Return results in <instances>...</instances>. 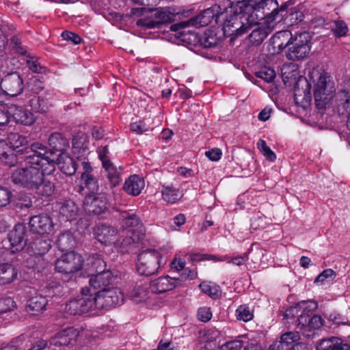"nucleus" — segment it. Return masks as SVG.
I'll return each instance as SVG.
<instances>
[{
	"mask_svg": "<svg viewBox=\"0 0 350 350\" xmlns=\"http://www.w3.org/2000/svg\"><path fill=\"white\" fill-rule=\"evenodd\" d=\"M313 95L316 107L324 110L332 107L338 116H343L350 109V94L347 90H340L336 93L335 83L329 73L323 70L317 80L313 79Z\"/></svg>",
	"mask_w": 350,
	"mask_h": 350,
	"instance_id": "obj_1",
	"label": "nucleus"
},
{
	"mask_svg": "<svg viewBox=\"0 0 350 350\" xmlns=\"http://www.w3.org/2000/svg\"><path fill=\"white\" fill-rule=\"evenodd\" d=\"M53 173H45L43 168L36 165L26 164L18 167L11 175L12 181L24 188L32 190L40 198L49 197L55 191V184L44 178Z\"/></svg>",
	"mask_w": 350,
	"mask_h": 350,
	"instance_id": "obj_2",
	"label": "nucleus"
},
{
	"mask_svg": "<svg viewBox=\"0 0 350 350\" xmlns=\"http://www.w3.org/2000/svg\"><path fill=\"white\" fill-rule=\"evenodd\" d=\"M221 14L223 16L220 25H222L224 34L241 36L254 24L251 12L234 5H229L227 8H221Z\"/></svg>",
	"mask_w": 350,
	"mask_h": 350,
	"instance_id": "obj_3",
	"label": "nucleus"
},
{
	"mask_svg": "<svg viewBox=\"0 0 350 350\" xmlns=\"http://www.w3.org/2000/svg\"><path fill=\"white\" fill-rule=\"evenodd\" d=\"M25 164L36 165L43 168L45 173H53L58 160V154L50 151L49 147L40 142H33L24 154Z\"/></svg>",
	"mask_w": 350,
	"mask_h": 350,
	"instance_id": "obj_4",
	"label": "nucleus"
},
{
	"mask_svg": "<svg viewBox=\"0 0 350 350\" xmlns=\"http://www.w3.org/2000/svg\"><path fill=\"white\" fill-rule=\"evenodd\" d=\"M221 8L220 5L215 4L202 11L196 16L191 17L187 21H180L172 24L170 26L172 31L177 32L179 36H183L185 33V29L189 27H200L209 25L213 21L216 25H220L222 14H221Z\"/></svg>",
	"mask_w": 350,
	"mask_h": 350,
	"instance_id": "obj_5",
	"label": "nucleus"
},
{
	"mask_svg": "<svg viewBox=\"0 0 350 350\" xmlns=\"http://www.w3.org/2000/svg\"><path fill=\"white\" fill-rule=\"evenodd\" d=\"M252 14L254 23L256 21L265 19L266 23L274 24L277 23L280 13V7H279L276 0H260L252 4V9L250 11Z\"/></svg>",
	"mask_w": 350,
	"mask_h": 350,
	"instance_id": "obj_6",
	"label": "nucleus"
},
{
	"mask_svg": "<svg viewBox=\"0 0 350 350\" xmlns=\"http://www.w3.org/2000/svg\"><path fill=\"white\" fill-rule=\"evenodd\" d=\"M77 159L81 161V166L82 167L80 185L77 187V191L83 197L98 193L99 189L98 180L92 174L93 168L88 158H80V157L77 156Z\"/></svg>",
	"mask_w": 350,
	"mask_h": 350,
	"instance_id": "obj_7",
	"label": "nucleus"
},
{
	"mask_svg": "<svg viewBox=\"0 0 350 350\" xmlns=\"http://www.w3.org/2000/svg\"><path fill=\"white\" fill-rule=\"evenodd\" d=\"M161 254L154 249L142 251L137 256V271L142 275H154L161 267Z\"/></svg>",
	"mask_w": 350,
	"mask_h": 350,
	"instance_id": "obj_8",
	"label": "nucleus"
},
{
	"mask_svg": "<svg viewBox=\"0 0 350 350\" xmlns=\"http://www.w3.org/2000/svg\"><path fill=\"white\" fill-rule=\"evenodd\" d=\"M312 37L308 31L295 33L291 46L286 52L289 60L297 61L305 58L311 49Z\"/></svg>",
	"mask_w": 350,
	"mask_h": 350,
	"instance_id": "obj_9",
	"label": "nucleus"
},
{
	"mask_svg": "<svg viewBox=\"0 0 350 350\" xmlns=\"http://www.w3.org/2000/svg\"><path fill=\"white\" fill-rule=\"evenodd\" d=\"M96 309H109L122 304L124 296L118 288H108L92 293Z\"/></svg>",
	"mask_w": 350,
	"mask_h": 350,
	"instance_id": "obj_10",
	"label": "nucleus"
},
{
	"mask_svg": "<svg viewBox=\"0 0 350 350\" xmlns=\"http://www.w3.org/2000/svg\"><path fill=\"white\" fill-rule=\"evenodd\" d=\"M66 311L72 315H81L96 309L95 301L88 288L81 289V297L69 301L66 305Z\"/></svg>",
	"mask_w": 350,
	"mask_h": 350,
	"instance_id": "obj_11",
	"label": "nucleus"
},
{
	"mask_svg": "<svg viewBox=\"0 0 350 350\" xmlns=\"http://www.w3.org/2000/svg\"><path fill=\"white\" fill-rule=\"evenodd\" d=\"M297 328L305 338H313L323 325V319L318 314L304 313L298 315Z\"/></svg>",
	"mask_w": 350,
	"mask_h": 350,
	"instance_id": "obj_12",
	"label": "nucleus"
},
{
	"mask_svg": "<svg viewBox=\"0 0 350 350\" xmlns=\"http://www.w3.org/2000/svg\"><path fill=\"white\" fill-rule=\"evenodd\" d=\"M2 243L3 247L11 254L21 252L27 245L25 226L23 224H16Z\"/></svg>",
	"mask_w": 350,
	"mask_h": 350,
	"instance_id": "obj_13",
	"label": "nucleus"
},
{
	"mask_svg": "<svg viewBox=\"0 0 350 350\" xmlns=\"http://www.w3.org/2000/svg\"><path fill=\"white\" fill-rule=\"evenodd\" d=\"M83 257L74 251L68 252L57 259L55 269L65 275L72 274L79 271L83 264Z\"/></svg>",
	"mask_w": 350,
	"mask_h": 350,
	"instance_id": "obj_14",
	"label": "nucleus"
},
{
	"mask_svg": "<svg viewBox=\"0 0 350 350\" xmlns=\"http://www.w3.org/2000/svg\"><path fill=\"white\" fill-rule=\"evenodd\" d=\"M23 90V79L19 72H10L2 77L0 90L3 94L14 97L21 94Z\"/></svg>",
	"mask_w": 350,
	"mask_h": 350,
	"instance_id": "obj_15",
	"label": "nucleus"
},
{
	"mask_svg": "<svg viewBox=\"0 0 350 350\" xmlns=\"http://www.w3.org/2000/svg\"><path fill=\"white\" fill-rule=\"evenodd\" d=\"M83 207L89 215H100L109 208V200L104 193H96L84 197Z\"/></svg>",
	"mask_w": 350,
	"mask_h": 350,
	"instance_id": "obj_16",
	"label": "nucleus"
},
{
	"mask_svg": "<svg viewBox=\"0 0 350 350\" xmlns=\"http://www.w3.org/2000/svg\"><path fill=\"white\" fill-rule=\"evenodd\" d=\"M82 331L81 327H68L56 333L50 340V344L56 347L73 346Z\"/></svg>",
	"mask_w": 350,
	"mask_h": 350,
	"instance_id": "obj_17",
	"label": "nucleus"
},
{
	"mask_svg": "<svg viewBox=\"0 0 350 350\" xmlns=\"http://www.w3.org/2000/svg\"><path fill=\"white\" fill-rule=\"evenodd\" d=\"M119 211V220L124 229L130 232L142 231L143 223L139 212L135 209H121Z\"/></svg>",
	"mask_w": 350,
	"mask_h": 350,
	"instance_id": "obj_18",
	"label": "nucleus"
},
{
	"mask_svg": "<svg viewBox=\"0 0 350 350\" xmlns=\"http://www.w3.org/2000/svg\"><path fill=\"white\" fill-rule=\"evenodd\" d=\"M29 228L31 232L44 235L53 228L52 218L48 214H39L30 217Z\"/></svg>",
	"mask_w": 350,
	"mask_h": 350,
	"instance_id": "obj_19",
	"label": "nucleus"
},
{
	"mask_svg": "<svg viewBox=\"0 0 350 350\" xmlns=\"http://www.w3.org/2000/svg\"><path fill=\"white\" fill-rule=\"evenodd\" d=\"M258 21L247 29V31L252 29L248 36V40L252 45L259 46L262 43L265 38L271 33L274 28V24L264 22L258 23Z\"/></svg>",
	"mask_w": 350,
	"mask_h": 350,
	"instance_id": "obj_20",
	"label": "nucleus"
},
{
	"mask_svg": "<svg viewBox=\"0 0 350 350\" xmlns=\"http://www.w3.org/2000/svg\"><path fill=\"white\" fill-rule=\"evenodd\" d=\"M180 286V280L177 278L169 275L159 277L150 282V289L154 293H163L173 290Z\"/></svg>",
	"mask_w": 350,
	"mask_h": 350,
	"instance_id": "obj_21",
	"label": "nucleus"
},
{
	"mask_svg": "<svg viewBox=\"0 0 350 350\" xmlns=\"http://www.w3.org/2000/svg\"><path fill=\"white\" fill-rule=\"evenodd\" d=\"M51 247V241L45 234L37 236L27 245V250L30 256H43Z\"/></svg>",
	"mask_w": 350,
	"mask_h": 350,
	"instance_id": "obj_22",
	"label": "nucleus"
},
{
	"mask_svg": "<svg viewBox=\"0 0 350 350\" xmlns=\"http://www.w3.org/2000/svg\"><path fill=\"white\" fill-rule=\"evenodd\" d=\"M8 113L16 124L30 126L36 121L34 115L30 111L16 105L8 106Z\"/></svg>",
	"mask_w": 350,
	"mask_h": 350,
	"instance_id": "obj_23",
	"label": "nucleus"
},
{
	"mask_svg": "<svg viewBox=\"0 0 350 350\" xmlns=\"http://www.w3.org/2000/svg\"><path fill=\"white\" fill-rule=\"evenodd\" d=\"M280 13L277 23L283 22L287 26H293L301 22L304 18V14L295 9L288 10V5L284 3L280 6Z\"/></svg>",
	"mask_w": 350,
	"mask_h": 350,
	"instance_id": "obj_24",
	"label": "nucleus"
},
{
	"mask_svg": "<svg viewBox=\"0 0 350 350\" xmlns=\"http://www.w3.org/2000/svg\"><path fill=\"white\" fill-rule=\"evenodd\" d=\"M113 280V274L111 271H107L103 273H92L89 280L90 286L88 287L92 290H103L107 289L109 286L112 283Z\"/></svg>",
	"mask_w": 350,
	"mask_h": 350,
	"instance_id": "obj_25",
	"label": "nucleus"
},
{
	"mask_svg": "<svg viewBox=\"0 0 350 350\" xmlns=\"http://www.w3.org/2000/svg\"><path fill=\"white\" fill-rule=\"evenodd\" d=\"M59 217L64 221L77 220L79 208L75 202L71 200H66L58 203Z\"/></svg>",
	"mask_w": 350,
	"mask_h": 350,
	"instance_id": "obj_26",
	"label": "nucleus"
},
{
	"mask_svg": "<svg viewBox=\"0 0 350 350\" xmlns=\"http://www.w3.org/2000/svg\"><path fill=\"white\" fill-rule=\"evenodd\" d=\"M117 230L107 224L98 225L94 229V234L98 241L107 245L115 241Z\"/></svg>",
	"mask_w": 350,
	"mask_h": 350,
	"instance_id": "obj_27",
	"label": "nucleus"
},
{
	"mask_svg": "<svg viewBox=\"0 0 350 350\" xmlns=\"http://www.w3.org/2000/svg\"><path fill=\"white\" fill-rule=\"evenodd\" d=\"M48 302L47 297L36 294L27 301L25 310L33 315H36L46 310Z\"/></svg>",
	"mask_w": 350,
	"mask_h": 350,
	"instance_id": "obj_28",
	"label": "nucleus"
},
{
	"mask_svg": "<svg viewBox=\"0 0 350 350\" xmlns=\"http://www.w3.org/2000/svg\"><path fill=\"white\" fill-rule=\"evenodd\" d=\"M144 186V178L139 175L133 174L126 179L122 189L129 195L137 196L142 193Z\"/></svg>",
	"mask_w": 350,
	"mask_h": 350,
	"instance_id": "obj_29",
	"label": "nucleus"
},
{
	"mask_svg": "<svg viewBox=\"0 0 350 350\" xmlns=\"http://www.w3.org/2000/svg\"><path fill=\"white\" fill-rule=\"evenodd\" d=\"M294 38L291 31L283 30L276 32L271 38V43L274 49H278V53L282 51L286 47L291 46Z\"/></svg>",
	"mask_w": 350,
	"mask_h": 350,
	"instance_id": "obj_30",
	"label": "nucleus"
},
{
	"mask_svg": "<svg viewBox=\"0 0 350 350\" xmlns=\"http://www.w3.org/2000/svg\"><path fill=\"white\" fill-rule=\"evenodd\" d=\"M8 143L14 152L19 154H24L28 148L27 137L18 133H12L8 137Z\"/></svg>",
	"mask_w": 350,
	"mask_h": 350,
	"instance_id": "obj_31",
	"label": "nucleus"
},
{
	"mask_svg": "<svg viewBox=\"0 0 350 350\" xmlns=\"http://www.w3.org/2000/svg\"><path fill=\"white\" fill-rule=\"evenodd\" d=\"M50 151H53L55 154H58V157L62 154L64 150H66L68 145V140L63 137L60 133H52L48 139Z\"/></svg>",
	"mask_w": 350,
	"mask_h": 350,
	"instance_id": "obj_32",
	"label": "nucleus"
},
{
	"mask_svg": "<svg viewBox=\"0 0 350 350\" xmlns=\"http://www.w3.org/2000/svg\"><path fill=\"white\" fill-rule=\"evenodd\" d=\"M317 350H347V345L338 337H330L321 340L317 345Z\"/></svg>",
	"mask_w": 350,
	"mask_h": 350,
	"instance_id": "obj_33",
	"label": "nucleus"
},
{
	"mask_svg": "<svg viewBox=\"0 0 350 350\" xmlns=\"http://www.w3.org/2000/svg\"><path fill=\"white\" fill-rule=\"evenodd\" d=\"M162 198L170 204H175L183 196V191L173 185H163L161 189Z\"/></svg>",
	"mask_w": 350,
	"mask_h": 350,
	"instance_id": "obj_34",
	"label": "nucleus"
},
{
	"mask_svg": "<svg viewBox=\"0 0 350 350\" xmlns=\"http://www.w3.org/2000/svg\"><path fill=\"white\" fill-rule=\"evenodd\" d=\"M77 160H79L77 159ZM57 163L59 165L61 171L67 176L74 175L79 165L80 161H76L69 156H59Z\"/></svg>",
	"mask_w": 350,
	"mask_h": 350,
	"instance_id": "obj_35",
	"label": "nucleus"
},
{
	"mask_svg": "<svg viewBox=\"0 0 350 350\" xmlns=\"http://www.w3.org/2000/svg\"><path fill=\"white\" fill-rule=\"evenodd\" d=\"M107 172V178L109 183L110 187L114 188L120 185L122 181V171L123 167H117L113 163L103 167Z\"/></svg>",
	"mask_w": 350,
	"mask_h": 350,
	"instance_id": "obj_36",
	"label": "nucleus"
},
{
	"mask_svg": "<svg viewBox=\"0 0 350 350\" xmlns=\"http://www.w3.org/2000/svg\"><path fill=\"white\" fill-rule=\"evenodd\" d=\"M199 42L204 48L211 49L219 44L222 42V39L220 36H217L215 30L207 29L200 37Z\"/></svg>",
	"mask_w": 350,
	"mask_h": 350,
	"instance_id": "obj_37",
	"label": "nucleus"
},
{
	"mask_svg": "<svg viewBox=\"0 0 350 350\" xmlns=\"http://www.w3.org/2000/svg\"><path fill=\"white\" fill-rule=\"evenodd\" d=\"M75 244V239L73 234L69 230L59 234L56 240L57 247L62 252L72 249Z\"/></svg>",
	"mask_w": 350,
	"mask_h": 350,
	"instance_id": "obj_38",
	"label": "nucleus"
},
{
	"mask_svg": "<svg viewBox=\"0 0 350 350\" xmlns=\"http://www.w3.org/2000/svg\"><path fill=\"white\" fill-rule=\"evenodd\" d=\"M154 14L156 22H158V28L164 23H171L174 21L175 14L171 12L168 8H155Z\"/></svg>",
	"mask_w": 350,
	"mask_h": 350,
	"instance_id": "obj_39",
	"label": "nucleus"
},
{
	"mask_svg": "<svg viewBox=\"0 0 350 350\" xmlns=\"http://www.w3.org/2000/svg\"><path fill=\"white\" fill-rule=\"evenodd\" d=\"M29 106L35 112L44 113L48 111L51 104L48 98L34 96L29 100Z\"/></svg>",
	"mask_w": 350,
	"mask_h": 350,
	"instance_id": "obj_40",
	"label": "nucleus"
},
{
	"mask_svg": "<svg viewBox=\"0 0 350 350\" xmlns=\"http://www.w3.org/2000/svg\"><path fill=\"white\" fill-rule=\"evenodd\" d=\"M150 14L138 19L136 22L137 27L144 29L158 28V22H156L154 14V9H148Z\"/></svg>",
	"mask_w": 350,
	"mask_h": 350,
	"instance_id": "obj_41",
	"label": "nucleus"
},
{
	"mask_svg": "<svg viewBox=\"0 0 350 350\" xmlns=\"http://www.w3.org/2000/svg\"><path fill=\"white\" fill-rule=\"evenodd\" d=\"M300 334L299 330L285 332L280 336V340L277 342L280 343L283 348H288V345L298 342L300 339Z\"/></svg>",
	"mask_w": 350,
	"mask_h": 350,
	"instance_id": "obj_42",
	"label": "nucleus"
},
{
	"mask_svg": "<svg viewBox=\"0 0 350 350\" xmlns=\"http://www.w3.org/2000/svg\"><path fill=\"white\" fill-rule=\"evenodd\" d=\"M199 288L202 292L208 295L213 299H217L221 295L219 286L215 284L212 285L210 282H202L199 284Z\"/></svg>",
	"mask_w": 350,
	"mask_h": 350,
	"instance_id": "obj_43",
	"label": "nucleus"
},
{
	"mask_svg": "<svg viewBox=\"0 0 350 350\" xmlns=\"http://www.w3.org/2000/svg\"><path fill=\"white\" fill-rule=\"evenodd\" d=\"M29 266L34 272L42 273L48 266V262L42 256H30L27 259Z\"/></svg>",
	"mask_w": 350,
	"mask_h": 350,
	"instance_id": "obj_44",
	"label": "nucleus"
},
{
	"mask_svg": "<svg viewBox=\"0 0 350 350\" xmlns=\"http://www.w3.org/2000/svg\"><path fill=\"white\" fill-rule=\"evenodd\" d=\"M348 29L347 23L342 20H335L330 25V31L335 38L345 36Z\"/></svg>",
	"mask_w": 350,
	"mask_h": 350,
	"instance_id": "obj_45",
	"label": "nucleus"
},
{
	"mask_svg": "<svg viewBox=\"0 0 350 350\" xmlns=\"http://www.w3.org/2000/svg\"><path fill=\"white\" fill-rule=\"evenodd\" d=\"M4 269L3 275L0 276V285L11 283L17 276V271L12 265L10 264L9 266H5Z\"/></svg>",
	"mask_w": 350,
	"mask_h": 350,
	"instance_id": "obj_46",
	"label": "nucleus"
},
{
	"mask_svg": "<svg viewBox=\"0 0 350 350\" xmlns=\"http://www.w3.org/2000/svg\"><path fill=\"white\" fill-rule=\"evenodd\" d=\"M235 314L239 321L247 322L254 318V313L249 306L246 304L239 306L236 311Z\"/></svg>",
	"mask_w": 350,
	"mask_h": 350,
	"instance_id": "obj_47",
	"label": "nucleus"
},
{
	"mask_svg": "<svg viewBox=\"0 0 350 350\" xmlns=\"http://www.w3.org/2000/svg\"><path fill=\"white\" fill-rule=\"evenodd\" d=\"M96 152L99 160L102 163L103 167L113 163L109 158L110 152L107 146H99L96 150Z\"/></svg>",
	"mask_w": 350,
	"mask_h": 350,
	"instance_id": "obj_48",
	"label": "nucleus"
},
{
	"mask_svg": "<svg viewBox=\"0 0 350 350\" xmlns=\"http://www.w3.org/2000/svg\"><path fill=\"white\" fill-rule=\"evenodd\" d=\"M91 269L95 271V273H103L107 271H111L106 269L107 264L105 260L98 256H93L90 262Z\"/></svg>",
	"mask_w": 350,
	"mask_h": 350,
	"instance_id": "obj_49",
	"label": "nucleus"
},
{
	"mask_svg": "<svg viewBox=\"0 0 350 350\" xmlns=\"http://www.w3.org/2000/svg\"><path fill=\"white\" fill-rule=\"evenodd\" d=\"M12 149L8 150V154L1 157L0 162L8 167L14 166L18 161V158Z\"/></svg>",
	"mask_w": 350,
	"mask_h": 350,
	"instance_id": "obj_50",
	"label": "nucleus"
},
{
	"mask_svg": "<svg viewBox=\"0 0 350 350\" xmlns=\"http://www.w3.org/2000/svg\"><path fill=\"white\" fill-rule=\"evenodd\" d=\"M256 76L265 81L272 82L275 77V72L273 69L265 67L258 72H256Z\"/></svg>",
	"mask_w": 350,
	"mask_h": 350,
	"instance_id": "obj_51",
	"label": "nucleus"
},
{
	"mask_svg": "<svg viewBox=\"0 0 350 350\" xmlns=\"http://www.w3.org/2000/svg\"><path fill=\"white\" fill-rule=\"evenodd\" d=\"M16 306V303L12 297L0 298V314L12 310Z\"/></svg>",
	"mask_w": 350,
	"mask_h": 350,
	"instance_id": "obj_52",
	"label": "nucleus"
},
{
	"mask_svg": "<svg viewBox=\"0 0 350 350\" xmlns=\"http://www.w3.org/2000/svg\"><path fill=\"white\" fill-rule=\"evenodd\" d=\"M27 65L29 70L33 72L40 74L46 72V68L45 66H42L38 60L34 57H31L29 59L27 60Z\"/></svg>",
	"mask_w": 350,
	"mask_h": 350,
	"instance_id": "obj_53",
	"label": "nucleus"
},
{
	"mask_svg": "<svg viewBox=\"0 0 350 350\" xmlns=\"http://www.w3.org/2000/svg\"><path fill=\"white\" fill-rule=\"evenodd\" d=\"M12 198V191L7 187L0 186V207H3L9 204Z\"/></svg>",
	"mask_w": 350,
	"mask_h": 350,
	"instance_id": "obj_54",
	"label": "nucleus"
},
{
	"mask_svg": "<svg viewBox=\"0 0 350 350\" xmlns=\"http://www.w3.org/2000/svg\"><path fill=\"white\" fill-rule=\"evenodd\" d=\"M298 305L300 310H303L301 314H309V312L316 310L318 308L317 302L312 300L303 301L298 303Z\"/></svg>",
	"mask_w": 350,
	"mask_h": 350,
	"instance_id": "obj_55",
	"label": "nucleus"
},
{
	"mask_svg": "<svg viewBox=\"0 0 350 350\" xmlns=\"http://www.w3.org/2000/svg\"><path fill=\"white\" fill-rule=\"evenodd\" d=\"M229 5H234L239 8L245 9L250 12L252 9V4L255 3V0H227Z\"/></svg>",
	"mask_w": 350,
	"mask_h": 350,
	"instance_id": "obj_56",
	"label": "nucleus"
},
{
	"mask_svg": "<svg viewBox=\"0 0 350 350\" xmlns=\"http://www.w3.org/2000/svg\"><path fill=\"white\" fill-rule=\"evenodd\" d=\"M10 44L18 54L25 55L27 53V50L22 44L21 40L18 36H13L10 38Z\"/></svg>",
	"mask_w": 350,
	"mask_h": 350,
	"instance_id": "obj_57",
	"label": "nucleus"
},
{
	"mask_svg": "<svg viewBox=\"0 0 350 350\" xmlns=\"http://www.w3.org/2000/svg\"><path fill=\"white\" fill-rule=\"evenodd\" d=\"M244 345L241 340L228 341L221 347V350H240Z\"/></svg>",
	"mask_w": 350,
	"mask_h": 350,
	"instance_id": "obj_58",
	"label": "nucleus"
},
{
	"mask_svg": "<svg viewBox=\"0 0 350 350\" xmlns=\"http://www.w3.org/2000/svg\"><path fill=\"white\" fill-rule=\"evenodd\" d=\"M62 37L64 40L70 41L73 44H78L81 43L82 40L81 38L78 34L69 31H64L62 33Z\"/></svg>",
	"mask_w": 350,
	"mask_h": 350,
	"instance_id": "obj_59",
	"label": "nucleus"
},
{
	"mask_svg": "<svg viewBox=\"0 0 350 350\" xmlns=\"http://www.w3.org/2000/svg\"><path fill=\"white\" fill-rule=\"evenodd\" d=\"M198 273L196 269H185L184 271L178 277V280H180V286L183 282L187 280H193L197 278Z\"/></svg>",
	"mask_w": 350,
	"mask_h": 350,
	"instance_id": "obj_60",
	"label": "nucleus"
},
{
	"mask_svg": "<svg viewBox=\"0 0 350 350\" xmlns=\"http://www.w3.org/2000/svg\"><path fill=\"white\" fill-rule=\"evenodd\" d=\"M336 276V273L332 269H327L323 270L314 280V283H323L327 279L329 278H334Z\"/></svg>",
	"mask_w": 350,
	"mask_h": 350,
	"instance_id": "obj_61",
	"label": "nucleus"
},
{
	"mask_svg": "<svg viewBox=\"0 0 350 350\" xmlns=\"http://www.w3.org/2000/svg\"><path fill=\"white\" fill-rule=\"evenodd\" d=\"M300 310L298 304L295 306H291L288 308L284 315V319H286L288 323H291L294 319L296 315H298V312Z\"/></svg>",
	"mask_w": 350,
	"mask_h": 350,
	"instance_id": "obj_62",
	"label": "nucleus"
},
{
	"mask_svg": "<svg viewBox=\"0 0 350 350\" xmlns=\"http://www.w3.org/2000/svg\"><path fill=\"white\" fill-rule=\"evenodd\" d=\"M130 130L133 133L141 135L148 129L144 121H139L138 122L131 123Z\"/></svg>",
	"mask_w": 350,
	"mask_h": 350,
	"instance_id": "obj_63",
	"label": "nucleus"
},
{
	"mask_svg": "<svg viewBox=\"0 0 350 350\" xmlns=\"http://www.w3.org/2000/svg\"><path fill=\"white\" fill-rule=\"evenodd\" d=\"M30 90L35 94H38L44 88V83L38 79H32L29 83Z\"/></svg>",
	"mask_w": 350,
	"mask_h": 350,
	"instance_id": "obj_64",
	"label": "nucleus"
}]
</instances>
